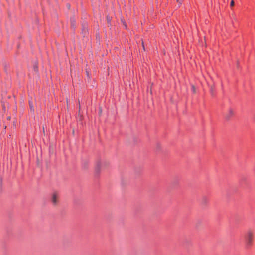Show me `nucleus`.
<instances>
[{"label": "nucleus", "instance_id": "nucleus-1", "mask_svg": "<svg viewBox=\"0 0 255 255\" xmlns=\"http://www.w3.org/2000/svg\"><path fill=\"white\" fill-rule=\"evenodd\" d=\"M254 238V232L251 230H249L245 237V245L247 248H250L253 241Z\"/></svg>", "mask_w": 255, "mask_h": 255}, {"label": "nucleus", "instance_id": "nucleus-2", "mask_svg": "<svg viewBox=\"0 0 255 255\" xmlns=\"http://www.w3.org/2000/svg\"><path fill=\"white\" fill-rule=\"evenodd\" d=\"M51 201L54 205H56L58 201V195L54 192L52 195Z\"/></svg>", "mask_w": 255, "mask_h": 255}, {"label": "nucleus", "instance_id": "nucleus-3", "mask_svg": "<svg viewBox=\"0 0 255 255\" xmlns=\"http://www.w3.org/2000/svg\"><path fill=\"white\" fill-rule=\"evenodd\" d=\"M234 115V111L232 109H230L225 115L227 120H229Z\"/></svg>", "mask_w": 255, "mask_h": 255}, {"label": "nucleus", "instance_id": "nucleus-4", "mask_svg": "<svg viewBox=\"0 0 255 255\" xmlns=\"http://www.w3.org/2000/svg\"><path fill=\"white\" fill-rule=\"evenodd\" d=\"M29 106H30V111L32 113H34V106H33V104L32 103V102L29 101Z\"/></svg>", "mask_w": 255, "mask_h": 255}, {"label": "nucleus", "instance_id": "nucleus-5", "mask_svg": "<svg viewBox=\"0 0 255 255\" xmlns=\"http://www.w3.org/2000/svg\"><path fill=\"white\" fill-rule=\"evenodd\" d=\"M201 202H202V203L203 204H206L208 203V200L207 197H204L202 199V201Z\"/></svg>", "mask_w": 255, "mask_h": 255}, {"label": "nucleus", "instance_id": "nucleus-6", "mask_svg": "<svg viewBox=\"0 0 255 255\" xmlns=\"http://www.w3.org/2000/svg\"><path fill=\"white\" fill-rule=\"evenodd\" d=\"M192 91L193 93H195L196 92V89H195V87L193 85L192 86Z\"/></svg>", "mask_w": 255, "mask_h": 255}, {"label": "nucleus", "instance_id": "nucleus-7", "mask_svg": "<svg viewBox=\"0 0 255 255\" xmlns=\"http://www.w3.org/2000/svg\"><path fill=\"white\" fill-rule=\"evenodd\" d=\"M234 0H232L231 1V3H230V6H231V7H233V6H234Z\"/></svg>", "mask_w": 255, "mask_h": 255}, {"label": "nucleus", "instance_id": "nucleus-8", "mask_svg": "<svg viewBox=\"0 0 255 255\" xmlns=\"http://www.w3.org/2000/svg\"><path fill=\"white\" fill-rule=\"evenodd\" d=\"M176 1L179 3V4L180 5L181 4V2L179 1V0H176Z\"/></svg>", "mask_w": 255, "mask_h": 255}, {"label": "nucleus", "instance_id": "nucleus-9", "mask_svg": "<svg viewBox=\"0 0 255 255\" xmlns=\"http://www.w3.org/2000/svg\"><path fill=\"white\" fill-rule=\"evenodd\" d=\"M71 23H72V25L74 26V22H73V21H72V19H71Z\"/></svg>", "mask_w": 255, "mask_h": 255}, {"label": "nucleus", "instance_id": "nucleus-10", "mask_svg": "<svg viewBox=\"0 0 255 255\" xmlns=\"http://www.w3.org/2000/svg\"><path fill=\"white\" fill-rule=\"evenodd\" d=\"M71 23H72V25L74 26V22H73V21H72V19H71Z\"/></svg>", "mask_w": 255, "mask_h": 255}, {"label": "nucleus", "instance_id": "nucleus-11", "mask_svg": "<svg viewBox=\"0 0 255 255\" xmlns=\"http://www.w3.org/2000/svg\"><path fill=\"white\" fill-rule=\"evenodd\" d=\"M157 147H158L159 149H160V145H159V144H158V145H157Z\"/></svg>", "mask_w": 255, "mask_h": 255}, {"label": "nucleus", "instance_id": "nucleus-12", "mask_svg": "<svg viewBox=\"0 0 255 255\" xmlns=\"http://www.w3.org/2000/svg\"><path fill=\"white\" fill-rule=\"evenodd\" d=\"M211 92H212V93L213 92V89H212V88H211Z\"/></svg>", "mask_w": 255, "mask_h": 255}, {"label": "nucleus", "instance_id": "nucleus-13", "mask_svg": "<svg viewBox=\"0 0 255 255\" xmlns=\"http://www.w3.org/2000/svg\"><path fill=\"white\" fill-rule=\"evenodd\" d=\"M107 19H108V22L110 21V19H109L108 17H107Z\"/></svg>", "mask_w": 255, "mask_h": 255}]
</instances>
